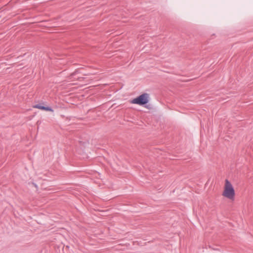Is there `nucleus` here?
Wrapping results in <instances>:
<instances>
[{
    "mask_svg": "<svg viewBox=\"0 0 253 253\" xmlns=\"http://www.w3.org/2000/svg\"><path fill=\"white\" fill-rule=\"evenodd\" d=\"M222 195L230 200L234 199L235 190L231 183L227 179L225 180L224 190Z\"/></svg>",
    "mask_w": 253,
    "mask_h": 253,
    "instance_id": "nucleus-1",
    "label": "nucleus"
},
{
    "mask_svg": "<svg viewBox=\"0 0 253 253\" xmlns=\"http://www.w3.org/2000/svg\"><path fill=\"white\" fill-rule=\"evenodd\" d=\"M149 95L148 93H144L135 98L131 100L130 103L143 106L149 102Z\"/></svg>",
    "mask_w": 253,
    "mask_h": 253,
    "instance_id": "nucleus-2",
    "label": "nucleus"
},
{
    "mask_svg": "<svg viewBox=\"0 0 253 253\" xmlns=\"http://www.w3.org/2000/svg\"><path fill=\"white\" fill-rule=\"evenodd\" d=\"M34 108H38L41 110H44V111H50L53 112V109L48 106H44L42 105L41 104H36L35 106H34Z\"/></svg>",
    "mask_w": 253,
    "mask_h": 253,
    "instance_id": "nucleus-3",
    "label": "nucleus"
},
{
    "mask_svg": "<svg viewBox=\"0 0 253 253\" xmlns=\"http://www.w3.org/2000/svg\"><path fill=\"white\" fill-rule=\"evenodd\" d=\"M74 74H75V73H72V74H71V76H73V75H74Z\"/></svg>",
    "mask_w": 253,
    "mask_h": 253,
    "instance_id": "nucleus-4",
    "label": "nucleus"
}]
</instances>
